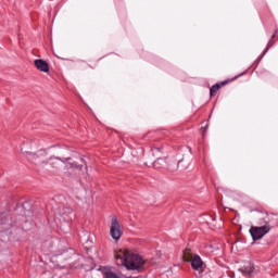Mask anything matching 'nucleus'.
Segmentation results:
<instances>
[{"label": "nucleus", "instance_id": "obj_1", "mask_svg": "<svg viewBox=\"0 0 278 278\" xmlns=\"http://www.w3.org/2000/svg\"><path fill=\"white\" fill-rule=\"evenodd\" d=\"M115 262L117 266H125L127 270H138L139 273L144 268V261L140 255L134 254L127 250H119L115 253Z\"/></svg>", "mask_w": 278, "mask_h": 278}, {"label": "nucleus", "instance_id": "obj_2", "mask_svg": "<svg viewBox=\"0 0 278 278\" xmlns=\"http://www.w3.org/2000/svg\"><path fill=\"white\" fill-rule=\"evenodd\" d=\"M184 253L185 261L191 262V268H193V270H199L200 275L205 271V263H203V260H201V256H199V254L192 256V254L190 253V249H186Z\"/></svg>", "mask_w": 278, "mask_h": 278}, {"label": "nucleus", "instance_id": "obj_3", "mask_svg": "<svg viewBox=\"0 0 278 278\" xmlns=\"http://www.w3.org/2000/svg\"><path fill=\"white\" fill-rule=\"evenodd\" d=\"M270 231V227L268 226V222H266V225L257 227V226H252L250 228V233L251 237L254 241L256 240H262L263 237L266 236Z\"/></svg>", "mask_w": 278, "mask_h": 278}, {"label": "nucleus", "instance_id": "obj_4", "mask_svg": "<svg viewBox=\"0 0 278 278\" xmlns=\"http://www.w3.org/2000/svg\"><path fill=\"white\" fill-rule=\"evenodd\" d=\"M110 236L113 238V240H121L123 237V229H121V222H118V218L113 217L111 220L110 226Z\"/></svg>", "mask_w": 278, "mask_h": 278}, {"label": "nucleus", "instance_id": "obj_5", "mask_svg": "<svg viewBox=\"0 0 278 278\" xmlns=\"http://www.w3.org/2000/svg\"><path fill=\"white\" fill-rule=\"evenodd\" d=\"M242 75H244V73H241L232 78L213 85L210 89V97H216V92H218L220 88L227 86V84H231V81H236V79H238V77H242Z\"/></svg>", "mask_w": 278, "mask_h": 278}, {"label": "nucleus", "instance_id": "obj_6", "mask_svg": "<svg viewBox=\"0 0 278 278\" xmlns=\"http://www.w3.org/2000/svg\"><path fill=\"white\" fill-rule=\"evenodd\" d=\"M13 227L14 220H12V217L10 215H0V233H3L4 231H10V229H12Z\"/></svg>", "mask_w": 278, "mask_h": 278}, {"label": "nucleus", "instance_id": "obj_7", "mask_svg": "<svg viewBox=\"0 0 278 278\" xmlns=\"http://www.w3.org/2000/svg\"><path fill=\"white\" fill-rule=\"evenodd\" d=\"M34 64L37 71H40L41 73H49L50 71L49 63L42 59L35 60Z\"/></svg>", "mask_w": 278, "mask_h": 278}, {"label": "nucleus", "instance_id": "obj_8", "mask_svg": "<svg viewBox=\"0 0 278 278\" xmlns=\"http://www.w3.org/2000/svg\"><path fill=\"white\" fill-rule=\"evenodd\" d=\"M28 160L29 162H31V164H35L36 166L45 164V156L38 153H29Z\"/></svg>", "mask_w": 278, "mask_h": 278}, {"label": "nucleus", "instance_id": "obj_9", "mask_svg": "<svg viewBox=\"0 0 278 278\" xmlns=\"http://www.w3.org/2000/svg\"><path fill=\"white\" fill-rule=\"evenodd\" d=\"M58 212L60 216H63V218H67V216H71V214H73V207L61 204L58 207Z\"/></svg>", "mask_w": 278, "mask_h": 278}, {"label": "nucleus", "instance_id": "obj_10", "mask_svg": "<svg viewBox=\"0 0 278 278\" xmlns=\"http://www.w3.org/2000/svg\"><path fill=\"white\" fill-rule=\"evenodd\" d=\"M277 34H278V29H276V30L274 31V34H273V36H271L269 42L267 43L265 50L263 51V55H264L265 53H268V51L270 50V48H273L274 45L277 42V40H275V38H277Z\"/></svg>", "mask_w": 278, "mask_h": 278}, {"label": "nucleus", "instance_id": "obj_11", "mask_svg": "<svg viewBox=\"0 0 278 278\" xmlns=\"http://www.w3.org/2000/svg\"><path fill=\"white\" fill-rule=\"evenodd\" d=\"M80 162H81V164H79L77 162L67 163V168H75L76 170H81V168H84V164L86 166V163L84 162V159H80Z\"/></svg>", "mask_w": 278, "mask_h": 278}, {"label": "nucleus", "instance_id": "obj_12", "mask_svg": "<svg viewBox=\"0 0 278 278\" xmlns=\"http://www.w3.org/2000/svg\"><path fill=\"white\" fill-rule=\"evenodd\" d=\"M179 168V163L177 161H170V163L167 164V170L169 173H175Z\"/></svg>", "mask_w": 278, "mask_h": 278}, {"label": "nucleus", "instance_id": "obj_13", "mask_svg": "<svg viewBox=\"0 0 278 278\" xmlns=\"http://www.w3.org/2000/svg\"><path fill=\"white\" fill-rule=\"evenodd\" d=\"M60 162H62V160H60V157H55L50 162V166H52V168H58V166H60Z\"/></svg>", "mask_w": 278, "mask_h": 278}, {"label": "nucleus", "instance_id": "obj_14", "mask_svg": "<svg viewBox=\"0 0 278 278\" xmlns=\"http://www.w3.org/2000/svg\"><path fill=\"white\" fill-rule=\"evenodd\" d=\"M104 278H121L118 275L112 273V271H106L104 273Z\"/></svg>", "mask_w": 278, "mask_h": 278}, {"label": "nucleus", "instance_id": "obj_15", "mask_svg": "<svg viewBox=\"0 0 278 278\" xmlns=\"http://www.w3.org/2000/svg\"><path fill=\"white\" fill-rule=\"evenodd\" d=\"M210 127L208 124H206L205 126L201 127V131H202V138H205V134L207 132V128Z\"/></svg>", "mask_w": 278, "mask_h": 278}, {"label": "nucleus", "instance_id": "obj_16", "mask_svg": "<svg viewBox=\"0 0 278 278\" xmlns=\"http://www.w3.org/2000/svg\"><path fill=\"white\" fill-rule=\"evenodd\" d=\"M241 271L243 273V275H251L253 273V268H244V269H241Z\"/></svg>", "mask_w": 278, "mask_h": 278}, {"label": "nucleus", "instance_id": "obj_17", "mask_svg": "<svg viewBox=\"0 0 278 278\" xmlns=\"http://www.w3.org/2000/svg\"><path fill=\"white\" fill-rule=\"evenodd\" d=\"M212 275H214V273L210 271V274H208V275H206V277H205V278H207V277H212Z\"/></svg>", "mask_w": 278, "mask_h": 278}]
</instances>
